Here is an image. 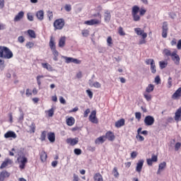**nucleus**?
<instances>
[{"mask_svg":"<svg viewBox=\"0 0 181 181\" xmlns=\"http://www.w3.org/2000/svg\"><path fill=\"white\" fill-rule=\"evenodd\" d=\"M93 179L95 181H103V175L100 173H96L94 175Z\"/></svg>","mask_w":181,"mask_h":181,"instance_id":"2f4dec72","label":"nucleus"},{"mask_svg":"<svg viewBox=\"0 0 181 181\" xmlns=\"http://www.w3.org/2000/svg\"><path fill=\"white\" fill-rule=\"evenodd\" d=\"M166 168V162L160 163L158 165V170L157 171V175H160L162 170H163Z\"/></svg>","mask_w":181,"mask_h":181,"instance_id":"412c9836","label":"nucleus"},{"mask_svg":"<svg viewBox=\"0 0 181 181\" xmlns=\"http://www.w3.org/2000/svg\"><path fill=\"white\" fill-rule=\"evenodd\" d=\"M0 57L2 59H12L13 53L6 47H0Z\"/></svg>","mask_w":181,"mask_h":181,"instance_id":"f03ea898","label":"nucleus"},{"mask_svg":"<svg viewBox=\"0 0 181 181\" xmlns=\"http://www.w3.org/2000/svg\"><path fill=\"white\" fill-rule=\"evenodd\" d=\"M13 163V161L10 158H6L4 161L1 163L0 166V169H5L6 166H9V165H12Z\"/></svg>","mask_w":181,"mask_h":181,"instance_id":"ddd939ff","label":"nucleus"},{"mask_svg":"<svg viewBox=\"0 0 181 181\" xmlns=\"http://www.w3.org/2000/svg\"><path fill=\"white\" fill-rule=\"evenodd\" d=\"M54 56H59V52L56 50V48L51 49Z\"/></svg>","mask_w":181,"mask_h":181,"instance_id":"774afa93","label":"nucleus"},{"mask_svg":"<svg viewBox=\"0 0 181 181\" xmlns=\"http://www.w3.org/2000/svg\"><path fill=\"white\" fill-rule=\"evenodd\" d=\"M160 69H163L168 66V62L160 61L159 62Z\"/></svg>","mask_w":181,"mask_h":181,"instance_id":"e433bc0d","label":"nucleus"},{"mask_svg":"<svg viewBox=\"0 0 181 181\" xmlns=\"http://www.w3.org/2000/svg\"><path fill=\"white\" fill-rule=\"evenodd\" d=\"M153 162H158V156L152 155L151 158H150Z\"/></svg>","mask_w":181,"mask_h":181,"instance_id":"e2e57ef3","label":"nucleus"},{"mask_svg":"<svg viewBox=\"0 0 181 181\" xmlns=\"http://www.w3.org/2000/svg\"><path fill=\"white\" fill-rule=\"evenodd\" d=\"M42 66L43 69L48 70V71H53V67H52V65L49 64L48 63H42Z\"/></svg>","mask_w":181,"mask_h":181,"instance_id":"a878e982","label":"nucleus"},{"mask_svg":"<svg viewBox=\"0 0 181 181\" xmlns=\"http://www.w3.org/2000/svg\"><path fill=\"white\" fill-rule=\"evenodd\" d=\"M74 152L75 155H81V149H80V148H75L74 150Z\"/></svg>","mask_w":181,"mask_h":181,"instance_id":"4d7b16f0","label":"nucleus"},{"mask_svg":"<svg viewBox=\"0 0 181 181\" xmlns=\"http://www.w3.org/2000/svg\"><path fill=\"white\" fill-rule=\"evenodd\" d=\"M118 33L120 36H125V32H124V28H122V27L119 28Z\"/></svg>","mask_w":181,"mask_h":181,"instance_id":"49530a36","label":"nucleus"},{"mask_svg":"<svg viewBox=\"0 0 181 181\" xmlns=\"http://www.w3.org/2000/svg\"><path fill=\"white\" fill-rule=\"evenodd\" d=\"M112 173H113L115 177H118L119 176V173H118V170L117 169V167H115L113 168Z\"/></svg>","mask_w":181,"mask_h":181,"instance_id":"37998d69","label":"nucleus"},{"mask_svg":"<svg viewBox=\"0 0 181 181\" xmlns=\"http://www.w3.org/2000/svg\"><path fill=\"white\" fill-rule=\"evenodd\" d=\"M95 144H104L105 142V136H101L98 137L95 141Z\"/></svg>","mask_w":181,"mask_h":181,"instance_id":"c85d7f7f","label":"nucleus"},{"mask_svg":"<svg viewBox=\"0 0 181 181\" xmlns=\"http://www.w3.org/2000/svg\"><path fill=\"white\" fill-rule=\"evenodd\" d=\"M47 112L49 117H53V115H54V108L52 107L47 111Z\"/></svg>","mask_w":181,"mask_h":181,"instance_id":"a18cd8bd","label":"nucleus"},{"mask_svg":"<svg viewBox=\"0 0 181 181\" xmlns=\"http://www.w3.org/2000/svg\"><path fill=\"white\" fill-rule=\"evenodd\" d=\"M64 10L66 12H71V6L70 4H65Z\"/></svg>","mask_w":181,"mask_h":181,"instance_id":"de8ad7c7","label":"nucleus"},{"mask_svg":"<svg viewBox=\"0 0 181 181\" xmlns=\"http://www.w3.org/2000/svg\"><path fill=\"white\" fill-rule=\"evenodd\" d=\"M163 53L164 56H167V57L170 56V57L172 56V52H170V50H169L168 49H165L163 50Z\"/></svg>","mask_w":181,"mask_h":181,"instance_id":"a19ab883","label":"nucleus"},{"mask_svg":"<svg viewBox=\"0 0 181 181\" xmlns=\"http://www.w3.org/2000/svg\"><path fill=\"white\" fill-rule=\"evenodd\" d=\"M64 25H65V22H64V19L63 18L57 19L53 23L54 30H62V29L64 28Z\"/></svg>","mask_w":181,"mask_h":181,"instance_id":"7ed1b4c3","label":"nucleus"},{"mask_svg":"<svg viewBox=\"0 0 181 181\" xmlns=\"http://www.w3.org/2000/svg\"><path fill=\"white\" fill-rule=\"evenodd\" d=\"M144 163L145 160H144V159L139 160L136 166V172H138V173H141V172H142V168H144Z\"/></svg>","mask_w":181,"mask_h":181,"instance_id":"9b49d317","label":"nucleus"},{"mask_svg":"<svg viewBox=\"0 0 181 181\" xmlns=\"http://www.w3.org/2000/svg\"><path fill=\"white\" fill-rule=\"evenodd\" d=\"M181 97V87L179 88L173 95V98H179Z\"/></svg>","mask_w":181,"mask_h":181,"instance_id":"7c9ffc66","label":"nucleus"},{"mask_svg":"<svg viewBox=\"0 0 181 181\" xmlns=\"http://www.w3.org/2000/svg\"><path fill=\"white\" fill-rule=\"evenodd\" d=\"M155 83L157 84H159L160 83V77H159V76H157L155 78Z\"/></svg>","mask_w":181,"mask_h":181,"instance_id":"338daca9","label":"nucleus"},{"mask_svg":"<svg viewBox=\"0 0 181 181\" xmlns=\"http://www.w3.org/2000/svg\"><path fill=\"white\" fill-rule=\"evenodd\" d=\"M66 144H68L69 145H71V146H74V145H77L78 144V138H74V139H71V138H69L66 139Z\"/></svg>","mask_w":181,"mask_h":181,"instance_id":"4468645a","label":"nucleus"},{"mask_svg":"<svg viewBox=\"0 0 181 181\" xmlns=\"http://www.w3.org/2000/svg\"><path fill=\"white\" fill-rule=\"evenodd\" d=\"M36 17L38 21H43V19H45V11L42 10L37 11Z\"/></svg>","mask_w":181,"mask_h":181,"instance_id":"a211bd4d","label":"nucleus"},{"mask_svg":"<svg viewBox=\"0 0 181 181\" xmlns=\"http://www.w3.org/2000/svg\"><path fill=\"white\" fill-rule=\"evenodd\" d=\"M40 159L42 162H46L47 160V153L45 151L40 153Z\"/></svg>","mask_w":181,"mask_h":181,"instance_id":"cd10ccee","label":"nucleus"},{"mask_svg":"<svg viewBox=\"0 0 181 181\" xmlns=\"http://www.w3.org/2000/svg\"><path fill=\"white\" fill-rule=\"evenodd\" d=\"M40 139V141H46V131L42 132Z\"/></svg>","mask_w":181,"mask_h":181,"instance_id":"3c124183","label":"nucleus"},{"mask_svg":"<svg viewBox=\"0 0 181 181\" xmlns=\"http://www.w3.org/2000/svg\"><path fill=\"white\" fill-rule=\"evenodd\" d=\"M130 156H131L132 159H135V158H136V156H138V152L132 151L130 154Z\"/></svg>","mask_w":181,"mask_h":181,"instance_id":"5fc2aeb1","label":"nucleus"},{"mask_svg":"<svg viewBox=\"0 0 181 181\" xmlns=\"http://www.w3.org/2000/svg\"><path fill=\"white\" fill-rule=\"evenodd\" d=\"M75 122L76 119L73 117H70L69 118L66 119V125L69 127H73Z\"/></svg>","mask_w":181,"mask_h":181,"instance_id":"5701e85b","label":"nucleus"},{"mask_svg":"<svg viewBox=\"0 0 181 181\" xmlns=\"http://www.w3.org/2000/svg\"><path fill=\"white\" fill-rule=\"evenodd\" d=\"M181 147V143L177 142L175 145V151H177L179 149H180Z\"/></svg>","mask_w":181,"mask_h":181,"instance_id":"6e6d98bb","label":"nucleus"},{"mask_svg":"<svg viewBox=\"0 0 181 181\" xmlns=\"http://www.w3.org/2000/svg\"><path fill=\"white\" fill-rule=\"evenodd\" d=\"M47 138L49 141V142H54L56 141V136L54 135V133L50 132L47 134Z\"/></svg>","mask_w":181,"mask_h":181,"instance_id":"393cba45","label":"nucleus"},{"mask_svg":"<svg viewBox=\"0 0 181 181\" xmlns=\"http://www.w3.org/2000/svg\"><path fill=\"white\" fill-rule=\"evenodd\" d=\"M168 88H170V87H172V77L168 78Z\"/></svg>","mask_w":181,"mask_h":181,"instance_id":"0e129e2a","label":"nucleus"},{"mask_svg":"<svg viewBox=\"0 0 181 181\" xmlns=\"http://www.w3.org/2000/svg\"><path fill=\"white\" fill-rule=\"evenodd\" d=\"M25 95L26 97H30V95H32V90L29 88L26 89Z\"/></svg>","mask_w":181,"mask_h":181,"instance_id":"052dcab7","label":"nucleus"},{"mask_svg":"<svg viewBox=\"0 0 181 181\" xmlns=\"http://www.w3.org/2000/svg\"><path fill=\"white\" fill-rule=\"evenodd\" d=\"M18 135H16V133L12 131H8L4 134V138H6V139H8L9 138H11V139H16Z\"/></svg>","mask_w":181,"mask_h":181,"instance_id":"f8f14e48","label":"nucleus"},{"mask_svg":"<svg viewBox=\"0 0 181 181\" xmlns=\"http://www.w3.org/2000/svg\"><path fill=\"white\" fill-rule=\"evenodd\" d=\"M33 46H35V43H33L32 42H28L25 45V47H27V49H32V47H33Z\"/></svg>","mask_w":181,"mask_h":181,"instance_id":"8fccbe9b","label":"nucleus"},{"mask_svg":"<svg viewBox=\"0 0 181 181\" xmlns=\"http://www.w3.org/2000/svg\"><path fill=\"white\" fill-rule=\"evenodd\" d=\"M17 162L19 164L20 169H25V166L28 163V158L24 156H20L17 158Z\"/></svg>","mask_w":181,"mask_h":181,"instance_id":"20e7f679","label":"nucleus"},{"mask_svg":"<svg viewBox=\"0 0 181 181\" xmlns=\"http://www.w3.org/2000/svg\"><path fill=\"white\" fill-rule=\"evenodd\" d=\"M154 123H155V118H153V117L148 115L145 117L144 124L147 127H151V125H153Z\"/></svg>","mask_w":181,"mask_h":181,"instance_id":"0eeeda50","label":"nucleus"},{"mask_svg":"<svg viewBox=\"0 0 181 181\" xmlns=\"http://www.w3.org/2000/svg\"><path fill=\"white\" fill-rule=\"evenodd\" d=\"M62 58L64 59L65 62L67 63V64H69V63H73V60L74 59L73 57H69L65 56H62Z\"/></svg>","mask_w":181,"mask_h":181,"instance_id":"72a5a7b5","label":"nucleus"},{"mask_svg":"<svg viewBox=\"0 0 181 181\" xmlns=\"http://www.w3.org/2000/svg\"><path fill=\"white\" fill-rule=\"evenodd\" d=\"M139 12H140L141 16H144V15L146 13V10L142 8L139 10V7L138 6H134L132 7V14L133 16V21H134V22H138L141 21V17L139 16V15H138Z\"/></svg>","mask_w":181,"mask_h":181,"instance_id":"f257e3e1","label":"nucleus"},{"mask_svg":"<svg viewBox=\"0 0 181 181\" xmlns=\"http://www.w3.org/2000/svg\"><path fill=\"white\" fill-rule=\"evenodd\" d=\"M155 62V60H153V59H146V64H147V66H150Z\"/></svg>","mask_w":181,"mask_h":181,"instance_id":"603ef678","label":"nucleus"},{"mask_svg":"<svg viewBox=\"0 0 181 181\" xmlns=\"http://www.w3.org/2000/svg\"><path fill=\"white\" fill-rule=\"evenodd\" d=\"M30 128V134H35V131H36V125L34 122L31 124V125L29 126Z\"/></svg>","mask_w":181,"mask_h":181,"instance_id":"f704fd0d","label":"nucleus"},{"mask_svg":"<svg viewBox=\"0 0 181 181\" xmlns=\"http://www.w3.org/2000/svg\"><path fill=\"white\" fill-rule=\"evenodd\" d=\"M150 69L153 74H155L156 73V65L155 64V62L151 64Z\"/></svg>","mask_w":181,"mask_h":181,"instance_id":"58836bf2","label":"nucleus"},{"mask_svg":"<svg viewBox=\"0 0 181 181\" xmlns=\"http://www.w3.org/2000/svg\"><path fill=\"white\" fill-rule=\"evenodd\" d=\"M18 41L19 43H23V42H25V37H23V36H19L18 37Z\"/></svg>","mask_w":181,"mask_h":181,"instance_id":"680f3d73","label":"nucleus"},{"mask_svg":"<svg viewBox=\"0 0 181 181\" xmlns=\"http://www.w3.org/2000/svg\"><path fill=\"white\" fill-rule=\"evenodd\" d=\"M134 32L139 36H141L142 39H146V37H148V34L145 33L144 30H141V28H134Z\"/></svg>","mask_w":181,"mask_h":181,"instance_id":"9d476101","label":"nucleus"},{"mask_svg":"<svg viewBox=\"0 0 181 181\" xmlns=\"http://www.w3.org/2000/svg\"><path fill=\"white\" fill-rule=\"evenodd\" d=\"M175 121H180L181 119V107H179L175 114Z\"/></svg>","mask_w":181,"mask_h":181,"instance_id":"4be33fe9","label":"nucleus"},{"mask_svg":"<svg viewBox=\"0 0 181 181\" xmlns=\"http://www.w3.org/2000/svg\"><path fill=\"white\" fill-rule=\"evenodd\" d=\"M104 18H105V22H106V23L110 22V21L111 20V12H110V11L107 10L105 12Z\"/></svg>","mask_w":181,"mask_h":181,"instance_id":"b1692460","label":"nucleus"},{"mask_svg":"<svg viewBox=\"0 0 181 181\" xmlns=\"http://www.w3.org/2000/svg\"><path fill=\"white\" fill-rule=\"evenodd\" d=\"M89 86L91 87H95V88H101V83H100L98 81L94 82L93 84H91V82L89 83Z\"/></svg>","mask_w":181,"mask_h":181,"instance_id":"c9c22d12","label":"nucleus"},{"mask_svg":"<svg viewBox=\"0 0 181 181\" xmlns=\"http://www.w3.org/2000/svg\"><path fill=\"white\" fill-rule=\"evenodd\" d=\"M90 112V109H86L84 112L83 117L84 118H87L88 117V114Z\"/></svg>","mask_w":181,"mask_h":181,"instance_id":"bf43d9fd","label":"nucleus"},{"mask_svg":"<svg viewBox=\"0 0 181 181\" xmlns=\"http://www.w3.org/2000/svg\"><path fill=\"white\" fill-rule=\"evenodd\" d=\"M89 121L92 122V124H98V119L97 118V111L93 110L91 112L89 115Z\"/></svg>","mask_w":181,"mask_h":181,"instance_id":"39448f33","label":"nucleus"},{"mask_svg":"<svg viewBox=\"0 0 181 181\" xmlns=\"http://www.w3.org/2000/svg\"><path fill=\"white\" fill-rule=\"evenodd\" d=\"M86 93H87L89 98H93V93L89 89L86 90Z\"/></svg>","mask_w":181,"mask_h":181,"instance_id":"69168bd1","label":"nucleus"},{"mask_svg":"<svg viewBox=\"0 0 181 181\" xmlns=\"http://www.w3.org/2000/svg\"><path fill=\"white\" fill-rule=\"evenodd\" d=\"M155 90V86L153 84H148V86L146 88V93H152Z\"/></svg>","mask_w":181,"mask_h":181,"instance_id":"c756f323","label":"nucleus"},{"mask_svg":"<svg viewBox=\"0 0 181 181\" xmlns=\"http://www.w3.org/2000/svg\"><path fill=\"white\" fill-rule=\"evenodd\" d=\"M144 98H146V101H151V100H152V95L145 92L144 93Z\"/></svg>","mask_w":181,"mask_h":181,"instance_id":"4c0bfd02","label":"nucleus"},{"mask_svg":"<svg viewBox=\"0 0 181 181\" xmlns=\"http://www.w3.org/2000/svg\"><path fill=\"white\" fill-rule=\"evenodd\" d=\"M105 139L112 142V141H114L115 139V135L112 133V132L109 131V132H106V134L105 135Z\"/></svg>","mask_w":181,"mask_h":181,"instance_id":"2eb2a0df","label":"nucleus"},{"mask_svg":"<svg viewBox=\"0 0 181 181\" xmlns=\"http://www.w3.org/2000/svg\"><path fill=\"white\" fill-rule=\"evenodd\" d=\"M49 45L51 50L56 49V43H54V38L52 36L50 37Z\"/></svg>","mask_w":181,"mask_h":181,"instance_id":"bb28decb","label":"nucleus"},{"mask_svg":"<svg viewBox=\"0 0 181 181\" xmlns=\"http://www.w3.org/2000/svg\"><path fill=\"white\" fill-rule=\"evenodd\" d=\"M116 128H121V127H124L125 125V119H120L117 121L115 124Z\"/></svg>","mask_w":181,"mask_h":181,"instance_id":"aec40b11","label":"nucleus"},{"mask_svg":"<svg viewBox=\"0 0 181 181\" xmlns=\"http://www.w3.org/2000/svg\"><path fill=\"white\" fill-rule=\"evenodd\" d=\"M169 31V28L168 27V23L164 22L163 23L162 26V37L165 39V37H168V32Z\"/></svg>","mask_w":181,"mask_h":181,"instance_id":"6e6552de","label":"nucleus"},{"mask_svg":"<svg viewBox=\"0 0 181 181\" xmlns=\"http://www.w3.org/2000/svg\"><path fill=\"white\" fill-rule=\"evenodd\" d=\"M28 33L30 37H32L33 39H36V33H35V30H28Z\"/></svg>","mask_w":181,"mask_h":181,"instance_id":"473e14b6","label":"nucleus"},{"mask_svg":"<svg viewBox=\"0 0 181 181\" xmlns=\"http://www.w3.org/2000/svg\"><path fill=\"white\" fill-rule=\"evenodd\" d=\"M136 138L137 140H139V142H142L143 141H145V138H144V136H142L140 134H137L136 136Z\"/></svg>","mask_w":181,"mask_h":181,"instance_id":"864d4df0","label":"nucleus"},{"mask_svg":"<svg viewBox=\"0 0 181 181\" xmlns=\"http://www.w3.org/2000/svg\"><path fill=\"white\" fill-rule=\"evenodd\" d=\"M58 46L59 47H64V46H66V37L63 36L61 37L59 40V42H58Z\"/></svg>","mask_w":181,"mask_h":181,"instance_id":"6ab92c4d","label":"nucleus"},{"mask_svg":"<svg viewBox=\"0 0 181 181\" xmlns=\"http://www.w3.org/2000/svg\"><path fill=\"white\" fill-rule=\"evenodd\" d=\"M45 76L43 75H40L36 77L37 83L39 87L42 85V81H40V78H43Z\"/></svg>","mask_w":181,"mask_h":181,"instance_id":"ea45409f","label":"nucleus"},{"mask_svg":"<svg viewBox=\"0 0 181 181\" xmlns=\"http://www.w3.org/2000/svg\"><path fill=\"white\" fill-rule=\"evenodd\" d=\"M101 23L100 19H91L89 21H86L84 22L85 25H88V26H93L94 25H100Z\"/></svg>","mask_w":181,"mask_h":181,"instance_id":"1a4fd4ad","label":"nucleus"},{"mask_svg":"<svg viewBox=\"0 0 181 181\" xmlns=\"http://www.w3.org/2000/svg\"><path fill=\"white\" fill-rule=\"evenodd\" d=\"M107 46L112 47V37L109 36L107 39Z\"/></svg>","mask_w":181,"mask_h":181,"instance_id":"c03bdc74","label":"nucleus"},{"mask_svg":"<svg viewBox=\"0 0 181 181\" xmlns=\"http://www.w3.org/2000/svg\"><path fill=\"white\" fill-rule=\"evenodd\" d=\"M47 18H49V21H52L53 19V12L48 11L47 12Z\"/></svg>","mask_w":181,"mask_h":181,"instance_id":"09e8293b","label":"nucleus"},{"mask_svg":"<svg viewBox=\"0 0 181 181\" xmlns=\"http://www.w3.org/2000/svg\"><path fill=\"white\" fill-rule=\"evenodd\" d=\"M27 18H28V21H30V22H33V16L32 15V13H28L27 14Z\"/></svg>","mask_w":181,"mask_h":181,"instance_id":"13d9d810","label":"nucleus"},{"mask_svg":"<svg viewBox=\"0 0 181 181\" xmlns=\"http://www.w3.org/2000/svg\"><path fill=\"white\" fill-rule=\"evenodd\" d=\"M25 16V12L20 11L14 18V22H19L21 19H23V17Z\"/></svg>","mask_w":181,"mask_h":181,"instance_id":"f3484780","label":"nucleus"},{"mask_svg":"<svg viewBox=\"0 0 181 181\" xmlns=\"http://www.w3.org/2000/svg\"><path fill=\"white\" fill-rule=\"evenodd\" d=\"M171 59L176 66H179L180 64V57H179L176 52H172Z\"/></svg>","mask_w":181,"mask_h":181,"instance_id":"423d86ee","label":"nucleus"},{"mask_svg":"<svg viewBox=\"0 0 181 181\" xmlns=\"http://www.w3.org/2000/svg\"><path fill=\"white\" fill-rule=\"evenodd\" d=\"M11 176V174L8 173L6 170H4L0 173V181H4L6 177H9Z\"/></svg>","mask_w":181,"mask_h":181,"instance_id":"dca6fc26","label":"nucleus"},{"mask_svg":"<svg viewBox=\"0 0 181 181\" xmlns=\"http://www.w3.org/2000/svg\"><path fill=\"white\" fill-rule=\"evenodd\" d=\"M81 33H82V36H83L84 37H87V36L90 35V31L88 30H83L81 31Z\"/></svg>","mask_w":181,"mask_h":181,"instance_id":"79ce46f5","label":"nucleus"}]
</instances>
